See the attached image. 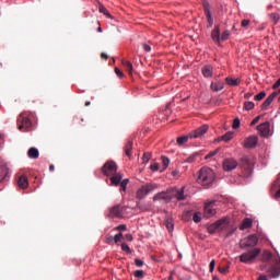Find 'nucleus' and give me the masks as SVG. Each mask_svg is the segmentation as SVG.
Here are the masks:
<instances>
[{"instance_id": "obj_24", "label": "nucleus", "mask_w": 280, "mask_h": 280, "mask_svg": "<svg viewBox=\"0 0 280 280\" xmlns=\"http://www.w3.org/2000/svg\"><path fill=\"white\" fill-rule=\"evenodd\" d=\"M233 131H228L225 135H223L221 138H219V141H225V143H229L231 139H233Z\"/></svg>"}, {"instance_id": "obj_55", "label": "nucleus", "mask_w": 280, "mask_h": 280, "mask_svg": "<svg viewBox=\"0 0 280 280\" xmlns=\"http://www.w3.org/2000/svg\"><path fill=\"white\" fill-rule=\"evenodd\" d=\"M170 113H172V103L167 104L165 108V115H170Z\"/></svg>"}, {"instance_id": "obj_40", "label": "nucleus", "mask_w": 280, "mask_h": 280, "mask_svg": "<svg viewBox=\"0 0 280 280\" xmlns=\"http://www.w3.org/2000/svg\"><path fill=\"white\" fill-rule=\"evenodd\" d=\"M220 152V148L215 149L214 151L209 152V154L206 155V160L212 159V156H215Z\"/></svg>"}, {"instance_id": "obj_52", "label": "nucleus", "mask_w": 280, "mask_h": 280, "mask_svg": "<svg viewBox=\"0 0 280 280\" xmlns=\"http://www.w3.org/2000/svg\"><path fill=\"white\" fill-rule=\"evenodd\" d=\"M135 264H136V266H137L138 268H142V266H143V260H141V259H139V258H136V259H135Z\"/></svg>"}, {"instance_id": "obj_27", "label": "nucleus", "mask_w": 280, "mask_h": 280, "mask_svg": "<svg viewBox=\"0 0 280 280\" xmlns=\"http://www.w3.org/2000/svg\"><path fill=\"white\" fill-rule=\"evenodd\" d=\"M185 198H187V194L185 192V186H183L182 189L176 192V200H185Z\"/></svg>"}, {"instance_id": "obj_25", "label": "nucleus", "mask_w": 280, "mask_h": 280, "mask_svg": "<svg viewBox=\"0 0 280 280\" xmlns=\"http://www.w3.org/2000/svg\"><path fill=\"white\" fill-rule=\"evenodd\" d=\"M225 82L229 84V86H240V80L233 79L231 77L225 78Z\"/></svg>"}, {"instance_id": "obj_48", "label": "nucleus", "mask_w": 280, "mask_h": 280, "mask_svg": "<svg viewBox=\"0 0 280 280\" xmlns=\"http://www.w3.org/2000/svg\"><path fill=\"white\" fill-rule=\"evenodd\" d=\"M151 172H159V163L154 162L150 165Z\"/></svg>"}, {"instance_id": "obj_33", "label": "nucleus", "mask_w": 280, "mask_h": 280, "mask_svg": "<svg viewBox=\"0 0 280 280\" xmlns=\"http://www.w3.org/2000/svg\"><path fill=\"white\" fill-rule=\"evenodd\" d=\"M189 141V137L188 136H182L177 138V144L178 145H185V143H187Z\"/></svg>"}, {"instance_id": "obj_11", "label": "nucleus", "mask_w": 280, "mask_h": 280, "mask_svg": "<svg viewBox=\"0 0 280 280\" xmlns=\"http://www.w3.org/2000/svg\"><path fill=\"white\" fill-rule=\"evenodd\" d=\"M124 207L120 205H116L110 208L109 210V217L110 218H124Z\"/></svg>"}, {"instance_id": "obj_37", "label": "nucleus", "mask_w": 280, "mask_h": 280, "mask_svg": "<svg viewBox=\"0 0 280 280\" xmlns=\"http://www.w3.org/2000/svg\"><path fill=\"white\" fill-rule=\"evenodd\" d=\"M244 108H245V110H253V108H255V103H253V102H245L244 103Z\"/></svg>"}, {"instance_id": "obj_38", "label": "nucleus", "mask_w": 280, "mask_h": 280, "mask_svg": "<svg viewBox=\"0 0 280 280\" xmlns=\"http://www.w3.org/2000/svg\"><path fill=\"white\" fill-rule=\"evenodd\" d=\"M270 19H271V21H273L275 25H277V23H279L280 15H279V13H271Z\"/></svg>"}, {"instance_id": "obj_63", "label": "nucleus", "mask_w": 280, "mask_h": 280, "mask_svg": "<svg viewBox=\"0 0 280 280\" xmlns=\"http://www.w3.org/2000/svg\"><path fill=\"white\" fill-rule=\"evenodd\" d=\"M101 58H103V60H108V55H106V52L101 54Z\"/></svg>"}, {"instance_id": "obj_64", "label": "nucleus", "mask_w": 280, "mask_h": 280, "mask_svg": "<svg viewBox=\"0 0 280 280\" xmlns=\"http://www.w3.org/2000/svg\"><path fill=\"white\" fill-rule=\"evenodd\" d=\"M56 170V166H54V164H51L50 166H49V172H54Z\"/></svg>"}, {"instance_id": "obj_15", "label": "nucleus", "mask_w": 280, "mask_h": 280, "mask_svg": "<svg viewBox=\"0 0 280 280\" xmlns=\"http://www.w3.org/2000/svg\"><path fill=\"white\" fill-rule=\"evenodd\" d=\"M257 130L260 132L261 137H268V135H270V122L266 121L260 124Z\"/></svg>"}, {"instance_id": "obj_31", "label": "nucleus", "mask_w": 280, "mask_h": 280, "mask_svg": "<svg viewBox=\"0 0 280 280\" xmlns=\"http://www.w3.org/2000/svg\"><path fill=\"white\" fill-rule=\"evenodd\" d=\"M253 226V220L245 219L241 225V230L244 231V229H250Z\"/></svg>"}, {"instance_id": "obj_16", "label": "nucleus", "mask_w": 280, "mask_h": 280, "mask_svg": "<svg viewBox=\"0 0 280 280\" xmlns=\"http://www.w3.org/2000/svg\"><path fill=\"white\" fill-rule=\"evenodd\" d=\"M277 95H279V92H273L271 93L266 101L262 103L261 105V109L262 110H268V106H270V104H272V102H275V97H277Z\"/></svg>"}, {"instance_id": "obj_10", "label": "nucleus", "mask_w": 280, "mask_h": 280, "mask_svg": "<svg viewBox=\"0 0 280 280\" xmlns=\"http://www.w3.org/2000/svg\"><path fill=\"white\" fill-rule=\"evenodd\" d=\"M237 161L233 158H228L223 160V170L224 172H233V170L237 168Z\"/></svg>"}, {"instance_id": "obj_43", "label": "nucleus", "mask_w": 280, "mask_h": 280, "mask_svg": "<svg viewBox=\"0 0 280 280\" xmlns=\"http://www.w3.org/2000/svg\"><path fill=\"white\" fill-rule=\"evenodd\" d=\"M121 240H124V234H121V233H118L114 236L115 244H119V242H121Z\"/></svg>"}, {"instance_id": "obj_20", "label": "nucleus", "mask_w": 280, "mask_h": 280, "mask_svg": "<svg viewBox=\"0 0 280 280\" xmlns=\"http://www.w3.org/2000/svg\"><path fill=\"white\" fill-rule=\"evenodd\" d=\"M211 38L214 43H220V25H215L212 33Z\"/></svg>"}, {"instance_id": "obj_45", "label": "nucleus", "mask_w": 280, "mask_h": 280, "mask_svg": "<svg viewBox=\"0 0 280 280\" xmlns=\"http://www.w3.org/2000/svg\"><path fill=\"white\" fill-rule=\"evenodd\" d=\"M133 277H136V279H143V270H136Z\"/></svg>"}, {"instance_id": "obj_54", "label": "nucleus", "mask_w": 280, "mask_h": 280, "mask_svg": "<svg viewBox=\"0 0 280 280\" xmlns=\"http://www.w3.org/2000/svg\"><path fill=\"white\" fill-rule=\"evenodd\" d=\"M259 119H261L260 116H257L256 118H254L250 122V126H256V124H259Z\"/></svg>"}, {"instance_id": "obj_3", "label": "nucleus", "mask_w": 280, "mask_h": 280, "mask_svg": "<svg viewBox=\"0 0 280 280\" xmlns=\"http://www.w3.org/2000/svg\"><path fill=\"white\" fill-rule=\"evenodd\" d=\"M155 189H159V185L154 183H149L142 185L136 192V198L138 200H143L148 194H152V191H155Z\"/></svg>"}, {"instance_id": "obj_13", "label": "nucleus", "mask_w": 280, "mask_h": 280, "mask_svg": "<svg viewBox=\"0 0 280 280\" xmlns=\"http://www.w3.org/2000/svg\"><path fill=\"white\" fill-rule=\"evenodd\" d=\"M225 220L224 219H220L217 222L212 223L211 225L208 226V233H210L211 235H213V233L220 231V229H222V224H224Z\"/></svg>"}, {"instance_id": "obj_44", "label": "nucleus", "mask_w": 280, "mask_h": 280, "mask_svg": "<svg viewBox=\"0 0 280 280\" xmlns=\"http://www.w3.org/2000/svg\"><path fill=\"white\" fill-rule=\"evenodd\" d=\"M121 250H124L125 253H128V255H130V253H132V250L130 249V246H128V244H126V243L121 244Z\"/></svg>"}, {"instance_id": "obj_53", "label": "nucleus", "mask_w": 280, "mask_h": 280, "mask_svg": "<svg viewBox=\"0 0 280 280\" xmlns=\"http://www.w3.org/2000/svg\"><path fill=\"white\" fill-rule=\"evenodd\" d=\"M241 25L242 27H248L250 25V20H243Z\"/></svg>"}, {"instance_id": "obj_62", "label": "nucleus", "mask_w": 280, "mask_h": 280, "mask_svg": "<svg viewBox=\"0 0 280 280\" xmlns=\"http://www.w3.org/2000/svg\"><path fill=\"white\" fill-rule=\"evenodd\" d=\"M280 86V78L277 80V82L273 84V89H279Z\"/></svg>"}, {"instance_id": "obj_35", "label": "nucleus", "mask_w": 280, "mask_h": 280, "mask_svg": "<svg viewBox=\"0 0 280 280\" xmlns=\"http://www.w3.org/2000/svg\"><path fill=\"white\" fill-rule=\"evenodd\" d=\"M192 220L196 224H198V222H200V220H202V213L200 212H195L192 215Z\"/></svg>"}, {"instance_id": "obj_21", "label": "nucleus", "mask_w": 280, "mask_h": 280, "mask_svg": "<svg viewBox=\"0 0 280 280\" xmlns=\"http://www.w3.org/2000/svg\"><path fill=\"white\" fill-rule=\"evenodd\" d=\"M125 154L129 159L132 156V141L128 140V142L125 144Z\"/></svg>"}, {"instance_id": "obj_57", "label": "nucleus", "mask_w": 280, "mask_h": 280, "mask_svg": "<svg viewBox=\"0 0 280 280\" xmlns=\"http://www.w3.org/2000/svg\"><path fill=\"white\" fill-rule=\"evenodd\" d=\"M215 270V260H211L210 262V272H213Z\"/></svg>"}, {"instance_id": "obj_58", "label": "nucleus", "mask_w": 280, "mask_h": 280, "mask_svg": "<svg viewBox=\"0 0 280 280\" xmlns=\"http://www.w3.org/2000/svg\"><path fill=\"white\" fill-rule=\"evenodd\" d=\"M120 191H126V187H128V184L120 182Z\"/></svg>"}, {"instance_id": "obj_7", "label": "nucleus", "mask_w": 280, "mask_h": 280, "mask_svg": "<svg viewBox=\"0 0 280 280\" xmlns=\"http://www.w3.org/2000/svg\"><path fill=\"white\" fill-rule=\"evenodd\" d=\"M102 173L104 176H113V174L117 173V163L107 161L102 167Z\"/></svg>"}, {"instance_id": "obj_51", "label": "nucleus", "mask_w": 280, "mask_h": 280, "mask_svg": "<svg viewBox=\"0 0 280 280\" xmlns=\"http://www.w3.org/2000/svg\"><path fill=\"white\" fill-rule=\"evenodd\" d=\"M219 272H221V275H226V272H229V267H219Z\"/></svg>"}, {"instance_id": "obj_39", "label": "nucleus", "mask_w": 280, "mask_h": 280, "mask_svg": "<svg viewBox=\"0 0 280 280\" xmlns=\"http://www.w3.org/2000/svg\"><path fill=\"white\" fill-rule=\"evenodd\" d=\"M152 159V154L150 153H144L142 156V162L145 164H148L150 162V160Z\"/></svg>"}, {"instance_id": "obj_49", "label": "nucleus", "mask_w": 280, "mask_h": 280, "mask_svg": "<svg viewBox=\"0 0 280 280\" xmlns=\"http://www.w3.org/2000/svg\"><path fill=\"white\" fill-rule=\"evenodd\" d=\"M232 128H233L234 130H237V128H240V118H235V119L233 120V126H232Z\"/></svg>"}, {"instance_id": "obj_50", "label": "nucleus", "mask_w": 280, "mask_h": 280, "mask_svg": "<svg viewBox=\"0 0 280 280\" xmlns=\"http://www.w3.org/2000/svg\"><path fill=\"white\" fill-rule=\"evenodd\" d=\"M115 73H116V75H118V78L125 77L124 71H121L119 68H115Z\"/></svg>"}, {"instance_id": "obj_30", "label": "nucleus", "mask_w": 280, "mask_h": 280, "mask_svg": "<svg viewBox=\"0 0 280 280\" xmlns=\"http://www.w3.org/2000/svg\"><path fill=\"white\" fill-rule=\"evenodd\" d=\"M121 63L127 69L129 75H132V62H130L128 60H122Z\"/></svg>"}, {"instance_id": "obj_19", "label": "nucleus", "mask_w": 280, "mask_h": 280, "mask_svg": "<svg viewBox=\"0 0 280 280\" xmlns=\"http://www.w3.org/2000/svg\"><path fill=\"white\" fill-rule=\"evenodd\" d=\"M18 186L20 187V189H27V187H30V182L27 180V177L24 175L20 176L18 179Z\"/></svg>"}, {"instance_id": "obj_56", "label": "nucleus", "mask_w": 280, "mask_h": 280, "mask_svg": "<svg viewBox=\"0 0 280 280\" xmlns=\"http://www.w3.org/2000/svg\"><path fill=\"white\" fill-rule=\"evenodd\" d=\"M142 49H144V51H152V47H150L149 44H142Z\"/></svg>"}, {"instance_id": "obj_46", "label": "nucleus", "mask_w": 280, "mask_h": 280, "mask_svg": "<svg viewBox=\"0 0 280 280\" xmlns=\"http://www.w3.org/2000/svg\"><path fill=\"white\" fill-rule=\"evenodd\" d=\"M229 36H231V32L224 31L221 35V40H229Z\"/></svg>"}, {"instance_id": "obj_60", "label": "nucleus", "mask_w": 280, "mask_h": 280, "mask_svg": "<svg viewBox=\"0 0 280 280\" xmlns=\"http://www.w3.org/2000/svg\"><path fill=\"white\" fill-rule=\"evenodd\" d=\"M126 240L127 242H132L133 237H132V234H126Z\"/></svg>"}, {"instance_id": "obj_23", "label": "nucleus", "mask_w": 280, "mask_h": 280, "mask_svg": "<svg viewBox=\"0 0 280 280\" xmlns=\"http://www.w3.org/2000/svg\"><path fill=\"white\" fill-rule=\"evenodd\" d=\"M211 89H212V91H215V92H218V91H222V89H224V82H221V81H219V82H212L211 83Z\"/></svg>"}, {"instance_id": "obj_6", "label": "nucleus", "mask_w": 280, "mask_h": 280, "mask_svg": "<svg viewBox=\"0 0 280 280\" xmlns=\"http://www.w3.org/2000/svg\"><path fill=\"white\" fill-rule=\"evenodd\" d=\"M173 198H176V191L174 190H167L163 192H159L153 197V200L156 201L159 200L160 202H171Z\"/></svg>"}, {"instance_id": "obj_18", "label": "nucleus", "mask_w": 280, "mask_h": 280, "mask_svg": "<svg viewBox=\"0 0 280 280\" xmlns=\"http://www.w3.org/2000/svg\"><path fill=\"white\" fill-rule=\"evenodd\" d=\"M121 173H114L110 177V185L117 187L121 183Z\"/></svg>"}, {"instance_id": "obj_2", "label": "nucleus", "mask_w": 280, "mask_h": 280, "mask_svg": "<svg viewBox=\"0 0 280 280\" xmlns=\"http://www.w3.org/2000/svg\"><path fill=\"white\" fill-rule=\"evenodd\" d=\"M36 114L32 112H23L18 117V128L20 132H31L32 130V117Z\"/></svg>"}, {"instance_id": "obj_8", "label": "nucleus", "mask_w": 280, "mask_h": 280, "mask_svg": "<svg viewBox=\"0 0 280 280\" xmlns=\"http://www.w3.org/2000/svg\"><path fill=\"white\" fill-rule=\"evenodd\" d=\"M215 213H218L215 208V201H209L208 203H206L203 209V218L209 220V218H213Z\"/></svg>"}, {"instance_id": "obj_32", "label": "nucleus", "mask_w": 280, "mask_h": 280, "mask_svg": "<svg viewBox=\"0 0 280 280\" xmlns=\"http://www.w3.org/2000/svg\"><path fill=\"white\" fill-rule=\"evenodd\" d=\"M98 11L101 12V14L107 16V19H113V15H110V12H108V9H106V7L100 5Z\"/></svg>"}, {"instance_id": "obj_47", "label": "nucleus", "mask_w": 280, "mask_h": 280, "mask_svg": "<svg viewBox=\"0 0 280 280\" xmlns=\"http://www.w3.org/2000/svg\"><path fill=\"white\" fill-rule=\"evenodd\" d=\"M137 207L140 209V211H150V206L137 203Z\"/></svg>"}, {"instance_id": "obj_28", "label": "nucleus", "mask_w": 280, "mask_h": 280, "mask_svg": "<svg viewBox=\"0 0 280 280\" xmlns=\"http://www.w3.org/2000/svg\"><path fill=\"white\" fill-rule=\"evenodd\" d=\"M8 176V168L5 166L0 165V183H3Z\"/></svg>"}, {"instance_id": "obj_17", "label": "nucleus", "mask_w": 280, "mask_h": 280, "mask_svg": "<svg viewBox=\"0 0 280 280\" xmlns=\"http://www.w3.org/2000/svg\"><path fill=\"white\" fill-rule=\"evenodd\" d=\"M257 141H258L257 136H250L245 140L244 148H247V149L256 148Z\"/></svg>"}, {"instance_id": "obj_61", "label": "nucleus", "mask_w": 280, "mask_h": 280, "mask_svg": "<svg viewBox=\"0 0 280 280\" xmlns=\"http://www.w3.org/2000/svg\"><path fill=\"white\" fill-rule=\"evenodd\" d=\"M244 97H245V100H250V97H253V93L247 92V93H245Z\"/></svg>"}, {"instance_id": "obj_34", "label": "nucleus", "mask_w": 280, "mask_h": 280, "mask_svg": "<svg viewBox=\"0 0 280 280\" xmlns=\"http://www.w3.org/2000/svg\"><path fill=\"white\" fill-rule=\"evenodd\" d=\"M166 229L168 233H174V222L170 219L166 220Z\"/></svg>"}, {"instance_id": "obj_41", "label": "nucleus", "mask_w": 280, "mask_h": 280, "mask_svg": "<svg viewBox=\"0 0 280 280\" xmlns=\"http://www.w3.org/2000/svg\"><path fill=\"white\" fill-rule=\"evenodd\" d=\"M262 259L264 261H270V259H272V254L270 252H264Z\"/></svg>"}, {"instance_id": "obj_59", "label": "nucleus", "mask_w": 280, "mask_h": 280, "mask_svg": "<svg viewBox=\"0 0 280 280\" xmlns=\"http://www.w3.org/2000/svg\"><path fill=\"white\" fill-rule=\"evenodd\" d=\"M126 224H120L116 228L117 231H126Z\"/></svg>"}, {"instance_id": "obj_29", "label": "nucleus", "mask_w": 280, "mask_h": 280, "mask_svg": "<svg viewBox=\"0 0 280 280\" xmlns=\"http://www.w3.org/2000/svg\"><path fill=\"white\" fill-rule=\"evenodd\" d=\"M27 155H28L30 159H38V155H39L38 149H36V148H31V149L28 150V152H27Z\"/></svg>"}, {"instance_id": "obj_12", "label": "nucleus", "mask_w": 280, "mask_h": 280, "mask_svg": "<svg viewBox=\"0 0 280 280\" xmlns=\"http://www.w3.org/2000/svg\"><path fill=\"white\" fill-rule=\"evenodd\" d=\"M209 130L208 125H202L198 129H196L192 133H190L191 139H200L203 135H207V131Z\"/></svg>"}, {"instance_id": "obj_26", "label": "nucleus", "mask_w": 280, "mask_h": 280, "mask_svg": "<svg viewBox=\"0 0 280 280\" xmlns=\"http://www.w3.org/2000/svg\"><path fill=\"white\" fill-rule=\"evenodd\" d=\"M206 16L208 21V27H213V16H211V10L206 8Z\"/></svg>"}, {"instance_id": "obj_4", "label": "nucleus", "mask_w": 280, "mask_h": 280, "mask_svg": "<svg viewBox=\"0 0 280 280\" xmlns=\"http://www.w3.org/2000/svg\"><path fill=\"white\" fill-rule=\"evenodd\" d=\"M240 167L242 170V173L240 174L241 178H250L253 175V164L248 158L241 159Z\"/></svg>"}, {"instance_id": "obj_14", "label": "nucleus", "mask_w": 280, "mask_h": 280, "mask_svg": "<svg viewBox=\"0 0 280 280\" xmlns=\"http://www.w3.org/2000/svg\"><path fill=\"white\" fill-rule=\"evenodd\" d=\"M267 275L271 277L272 279H277V277H280V266L279 264L272 265L268 268Z\"/></svg>"}, {"instance_id": "obj_36", "label": "nucleus", "mask_w": 280, "mask_h": 280, "mask_svg": "<svg viewBox=\"0 0 280 280\" xmlns=\"http://www.w3.org/2000/svg\"><path fill=\"white\" fill-rule=\"evenodd\" d=\"M161 159H162V163H163V170H167V166L170 165L168 158L165 155H162Z\"/></svg>"}, {"instance_id": "obj_1", "label": "nucleus", "mask_w": 280, "mask_h": 280, "mask_svg": "<svg viewBox=\"0 0 280 280\" xmlns=\"http://www.w3.org/2000/svg\"><path fill=\"white\" fill-rule=\"evenodd\" d=\"M215 180V173L209 167H202L199 171L197 183L202 187H211Z\"/></svg>"}, {"instance_id": "obj_22", "label": "nucleus", "mask_w": 280, "mask_h": 280, "mask_svg": "<svg viewBox=\"0 0 280 280\" xmlns=\"http://www.w3.org/2000/svg\"><path fill=\"white\" fill-rule=\"evenodd\" d=\"M202 75L205 78H211V75H213V68H211V66H205L202 68Z\"/></svg>"}, {"instance_id": "obj_9", "label": "nucleus", "mask_w": 280, "mask_h": 280, "mask_svg": "<svg viewBox=\"0 0 280 280\" xmlns=\"http://www.w3.org/2000/svg\"><path fill=\"white\" fill-rule=\"evenodd\" d=\"M259 242V237L256 236V234H252L245 238V242L242 243V248H255Z\"/></svg>"}, {"instance_id": "obj_5", "label": "nucleus", "mask_w": 280, "mask_h": 280, "mask_svg": "<svg viewBox=\"0 0 280 280\" xmlns=\"http://www.w3.org/2000/svg\"><path fill=\"white\" fill-rule=\"evenodd\" d=\"M261 253L260 248H254L247 253H243L240 256V261H242V264H253L254 259H257V256Z\"/></svg>"}, {"instance_id": "obj_42", "label": "nucleus", "mask_w": 280, "mask_h": 280, "mask_svg": "<svg viewBox=\"0 0 280 280\" xmlns=\"http://www.w3.org/2000/svg\"><path fill=\"white\" fill-rule=\"evenodd\" d=\"M264 97H266V92H260L254 97V100H256V102H261Z\"/></svg>"}]
</instances>
